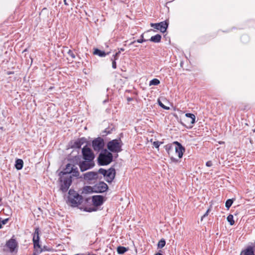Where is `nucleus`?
<instances>
[{"instance_id": "4be33fe9", "label": "nucleus", "mask_w": 255, "mask_h": 255, "mask_svg": "<svg viewBox=\"0 0 255 255\" xmlns=\"http://www.w3.org/2000/svg\"><path fill=\"white\" fill-rule=\"evenodd\" d=\"M161 39V36L160 34H157L154 36H151L149 40L154 43H158L160 42Z\"/></svg>"}, {"instance_id": "393cba45", "label": "nucleus", "mask_w": 255, "mask_h": 255, "mask_svg": "<svg viewBox=\"0 0 255 255\" xmlns=\"http://www.w3.org/2000/svg\"><path fill=\"white\" fill-rule=\"evenodd\" d=\"M160 84V81L156 78L153 79L149 82V86L154 85L157 86Z\"/></svg>"}, {"instance_id": "f704fd0d", "label": "nucleus", "mask_w": 255, "mask_h": 255, "mask_svg": "<svg viewBox=\"0 0 255 255\" xmlns=\"http://www.w3.org/2000/svg\"><path fill=\"white\" fill-rule=\"evenodd\" d=\"M162 143L161 142H159L158 141H154L153 143V145L156 148H158L160 145Z\"/></svg>"}, {"instance_id": "8fccbe9b", "label": "nucleus", "mask_w": 255, "mask_h": 255, "mask_svg": "<svg viewBox=\"0 0 255 255\" xmlns=\"http://www.w3.org/2000/svg\"><path fill=\"white\" fill-rule=\"evenodd\" d=\"M183 125H184V126H186V127H187V126H186V125H184L183 124H182Z\"/></svg>"}, {"instance_id": "ea45409f", "label": "nucleus", "mask_w": 255, "mask_h": 255, "mask_svg": "<svg viewBox=\"0 0 255 255\" xmlns=\"http://www.w3.org/2000/svg\"><path fill=\"white\" fill-rule=\"evenodd\" d=\"M170 159L172 162H175V163L178 162V161H179L178 159H177L176 158H175L172 156L170 157Z\"/></svg>"}, {"instance_id": "a19ab883", "label": "nucleus", "mask_w": 255, "mask_h": 255, "mask_svg": "<svg viewBox=\"0 0 255 255\" xmlns=\"http://www.w3.org/2000/svg\"><path fill=\"white\" fill-rule=\"evenodd\" d=\"M206 165L208 167H211L212 165V162L211 161H208L206 163Z\"/></svg>"}, {"instance_id": "c9c22d12", "label": "nucleus", "mask_w": 255, "mask_h": 255, "mask_svg": "<svg viewBox=\"0 0 255 255\" xmlns=\"http://www.w3.org/2000/svg\"><path fill=\"white\" fill-rule=\"evenodd\" d=\"M68 54L71 56L73 59L75 58V55L71 50H69L67 52Z\"/></svg>"}, {"instance_id": "603ef678", "label": "nucleus", "mask_w": 255, "mask_h": 255, "mask_svg": "<svg viewBox=\"0 0 255 255\" xmlns=\"http://www.w3.org/2000/svg\"><path fill=\"white\" fill-rule=\"evenodd\" d=\"M79 255V254H76V255Z\"/></svg>"}, {"instance_id": "f3484780", "label": "nucleus", "mask_w": 255, "mask_h": 255, "mask_svg": "<svg viewBox=\"0 0 255 255\" xmlns=\"http://www.w3.org/2000/svg\"><path fill=\"white\" fill-rule=\"evenodd\" d=\"M84 178L86 180H92L98 178V173L93 171L88 172L84 174Z\"/></svg>"}, {"instance_id": "a18cd8bd", "label": "nucleus", "mask_w": 255, "mask_h": 255, "mask_svg": "<svg viewBox=\"0 0 255 255\" xmlns=\"http://www.w3.org/2000/svg\"><path fill=\"white\" fill-rule=\"evenodd\" d=\"M1 218H0V229L2 228V225H1Z\"/></svg>"}, {"instance_id": "7ed1b4c3", "label": "nucleus", "mask_w": 255, "mask_h": 255, "mask_svg": "<svg viewBox=\"0 0 255 255\" xmlns=\"http://www.w3.org/2000/svg\"><path fill=\"white\" fill-rule=\"evenodd\" d=\"M59 176V182H60V190L64 193L66 192L69 189L72 182V177L71 174L67 175H60Z\"/></svg>"}, {"instance_id": "412c9836", "label": "nucleus", "mask_w": 255, "mask_h": 255, "mask_svg": "<svg viewBox=\"0 0 255 255\" xmlns=\"http://www.w3.org/2000/svg\"><path fill=\"white\" fill-rule=\"evenodd\" d=\"M94 54L95 55H97L100 57H105L107 54H108V53H106L104 51H102L99 49L96 48L94 51Z\"/></svg>"}, {"instance_id": "72a5a7b5", "label": "nucleus", "mask_w": 255, "mask_h": 255, "mask_svg": "<svg viewBox=\"0 0 255 255\" xmlns=\"http://www.w3.org/2000/svg\"><path fill=\"white\" fill-rule=\"evenodd\" d=\"M84 210L85 211H86V212H93V211H96V209L95 208V207H92V208H91V207H89V208H85Z\"/></svg>"}, {"instance_id": "7c9ffc66", "label": "nucleus", "mask_w": 255, "mask_h": 255, "mask_svg": "<svg viewBox=\"0 0 255 255\" xmlns=\"http://www.w3.org/2000/svg\"><path fill=\"white\" fill-rule=\"evenodd\" d=\"M98 172L100 174H102L104 177H106L108 171L103 168H100L99 169Z\"/></svg>"}, {"instance_id": "5701e85b", "label": "nucleus", "mask_w": 255, "mask_h": 255, "mask_svg": "<svg viewBox=\"0 0 255 255\" xmlns=\"http://www.w3.org/2000/svg\"><path fill=\"white\" fill-rule=\"evenodd\" d=\"M128 251V249L125 247L119 246L117 248V252L119 254H123Z\"/></svg>"}, {"instance_id": "aec40b11", "label": "nucleus", "mask_w": 255, "mask_h": 255, "mask_svg": "<svg viewBox=\"0 0 255 255\" xmlns=\"http://www.w3.org/2000/svg\"><path fill=\"white\" fill-rule=\"evenodd\" d=\"M23 165V161L21 159H17L15 161V167L16 169L20 170L22 168Z\"/></svg>"}, {"instance_id": "4468645a", "label": "nucleus", "mask_w": 255, "mask_h": 255, "mask_svg": "<svg viewBox=\"0 0 255 255\" xmlns=\"http://www.w3.org/2000/svg\"><path fill=\"white\" fill-rule=\"evenodd\" d=\"M92 202L95 206H100L104 203V197L102 195L93 196L92 197Z\"/></svg>"}, {"instance_id": "09e8293b", "label": "nucleus", "mask_w": 255, "mask_h": 255, "mask_svg": "<svg viewBox=\"0 0 255 255\" xmlns=\"http://www.w3.org/2000/svg\"><path fill=\"white\" fill-rule=\"evenodd\" d=\"M183 125H184V126H186V127H187V126H186V125H184L183 124H182Z\"/></svg>"}, {"instance_id": "6e6552de", "label": "nucleus", "mask_w": 255, "mask_h": 255, "mask_svg": "<svg viewBox=\"0 0 255 255\" xmlns=\"http://www.w3.org/2000/svg\"><path fill=\"white\" fill-rule=\"evenodd\" d=\"M168 20H166L159 23H151L150 26L151 27H153L157 30H159L161 32L164 33L166 31L168 26Z\"/></svg>"}, {"instance_id": "49530a36", "label": "nucleus", "mask_w": 255, "mask_h": 255, "mask_svg": "<svg viewBox=\"0 0 255 255\" xmlns=\"http://www.w3.org/2000/svg\"><path fill=\"white\" fill-rule=\"evenodd\" d=\"M155 255H163L160 253H157Z\"/></svg>"}, {"instance_id": "6ab92c4d", "label": "nucleus", "mask_w": 255, "mask_h": 255, "mask_svg": "<svg viewBox=\"0 0 255 255\" xmlns=\"http://www.w3.org/2000/svg\"><path fill=\"white\" fill-rule=\"evenodd\" d=\"M240 255H255L253 248L248 247L245 250L243 251Z\"/></svg>"}, {"instance_id": "1a4fd4ad", "label": "nucleus", "mask_w": 255, "mask_h": 255, "mask_svg": "<svg viewBox=\"0 0 255 255\" xmlns=\"http://www.w3.org/2000/svg\"><path fill=\"white\" fill-rule=\"evenodd\" d=\"M108 188L106 183L104 182H100L94 186V193H103L106 192Z\"/></svg>"}, {"instance_id": "2eb2a0df", "label": "nucleus", "mask_w": 255, "mask_h": 255, "mask_svg": "<svg viewBox=\"0 0 255 255\" xmlns=\"http://www.w3.org/2000/svg\"><path fill=\"white\" fill-rule=\"evenodd\" d=\"M173 143L176 144L175 152L178 154L179 158H181L183 156V152L185 151V148L178 141H174Z\"/></svg>"}, {"instance_id": "a878e982", "label": "nucleus", "mask_w": 255, "mask_h": 255, "mask_svg": "<svg viewBox=\"0 0 255 255\" xmlns=\"http://www.w3.org/2000/svg\"><path fill=\"white\" fill-rule=\"evenodd\" d=\"M227 219L231 225H233L235 224V221L234 220V217L232 215L230 214L227 217Z\"/></svg>"}, {"instance_id": "dca6fc26", "label": "nucleus", "mask_w": 255, "mask_h": 255, "mask_svg": "<svg viewBox=\"0 0 255 255\" xmlns=\"http://www.w3.org/2000/svg\"><path fill=\"white\" fill-rule=\"evenodd\" d=\"M6 245L11 252H13L17 247V243L15 239H10L6 242Z\"/></svg>"}, {"instance_id": "f8f14e48", "label": "nucleus", "mask_w": 255, "mask_h": 255, "mask_svg": "<svg viewBox=\"0 0 255 255\" xmlns=\"http://www.w3.org/2000/svg\"><path fill=\"white\" fill-rule=\"evenodd\" d=\"M108 172L107 173L106 181L109 183H111L114 179L116 175V170L113 167H111L108 170Z\"/></svg>"}, {"instance_id": "ddd939ff", "label": "nucleus", "mask_w": 255, "mask_h": 255, "mask_svg": "<svg viewBox=\"0 0 255 255\" xmlns=\"http://www.w3.org/2000/svg\"><path fill=\"white\" fill-rule=\"evenodd\" d=\"M185 117L187 118V119H185L184 121L188 124H190V125L189 126V127L191 128L193 127L192 125L195 123V116L192 113H186L185 114Z\"/></svg>"}, {"instance_id": "20e7f679", "label": "nucleus", "mask_w": 255, "mask_h": 255, "mask_svg": "<svg viewBox=\"0 0 255 255\" xmlns=\"http://www.w3.org/2000/svg\"><path fill=\"white\" fill-rule=\"evenodd\" d=\"M123 143L121 138L113 139L107 143L108 149L112 152L119 153L123 150Z\"/></svg>"}, {"instance_id": "c756f323", "label": "nucleus", "mask_w": 255, "mask_h": 255, "mask_svg": "<svg viewBox=\"0 0 255 255\" xmlns=\"http://www.w3.org/2000/svg\"><path fill=\"white\" fill-rule=\"evenodd\" d=\"M166 244V242L164 239H161L158 243V248H163Z\"/></svg>"}, {"instance_id": "a211bd4d", "label": "nucleus", "mask_w": 255, "mask_h": 255, "mask_svg": "<svg viewBox=\"0 0 255 255\" xmlns=\"http://www.w3.org/2000/svg\"><path fill=\"white\" fill-rule=\"evenodd\" d=\"M74 166V165H72L70 163H68L66 165L65 168L63 171H61L59 174L60 175H67V174H70L72 171V169Z\"/></svg>"}, {"instance_id": "c03bdc74", "label": "nucleus", "mask_w": 255, "mask_h": 255, "mask_svg": "<svg viewBox=\"0 0 255 255\" xmlns=\"http://www.w3.org/2000/svg\"><path fill=\"white\" fill-rule=\"evenodd\" d=\"M124 50H125L124 48H121L119 49V51H120V52H121V51H124Z\"/></svg>"}, {"instance_id": "0eeeda50", "label": "nucleus", "mask_w": 255, "mask_h": 255, "mask_svg": "<svg viewBox=\"0 0 255 255\" xmlns=\"http://www.w3.org/2000/svg\"><path fill=\"white\" fill-rule=\"evenodd\" d=\"M105 146L104 139L100 137H97L92 141V147L96 151H99L103 149Z\"/></svg>"}, {"instance_id": "b1692460", "label": "nucleus", "mask_w": 255, "mask_h": 255, "mask_svg": "<svg viewBox=\"0 0 255 255\" xmlns=\"http://www.w3.org/2000/svg\"><path fill=\"white\" fill-rule=\"evenodd\" d=\"M72 168V171L71 172V173H72V176L78 177L79 175V172L78 168L74 166Z\"/></svg>"}, {"instance_id": "79ce46f5", "label": "nucleus", "mask_w": 255, "mask_h": 255, "mask_svg": "<svg viewBox=\"0 0 255 255\" xmlns=\"http://www.w3.org/2000/svg\"><path fill=\"white\" fill-rule=\"evenodd\" d=\"M242 39H245V40H248L249 39V37L247 35H244L242 37Z\"/></svg>"}, {"instance_id": "473e14b6", "label": "nucleus", "mask_w": 255, "mask_h": 255, "mask_svg": "<svg viewBox=\"0 0 255 255\" xmlns=\"http://www.w3.org/2000/svg\"><path fill=\"white\" fill-rule=\"evenodd\" d=\"M118 59V58H115V59L112 58L111 60L112 61V68L113 69H116L117 68V64L116 61Z\"/></svg>"}, {"instance_id": "39448f33", "label": "nucleus", "mask_w": 255, "mask_h": 255, "mask_svg": "<svg viewBox=\"0 0 255 255\" xmlns=\"http://www.w3.org/2000/svg\"><path fill=\"white\" fill-rule=\"evenodd\" d=\"M83 158L85 160L89 162L94 161L95 154L91 148L87 145L84 146L82 149Z\"/></svg>"}, {"instance_id": "423d86ee", "label": "nucleus", "mask_w": 255, "mask_h": 255, "mask_svg": "<svg viewBox=\"0 0 255 255\" xmlns=\"http://www.w3.org/2000/svg\"><path fill=\"white\" fill-rule=\"evenodd\" d=\"M39 228H36L33 233L32 239L34 248L36 251L41 252L42 251V250L39 244Z\"/></svg>"}, {"instance_id": "e433bc0d", "label": "nucleus", "mask_w": 255, "mask_h": 255, "mask_svg": "<svg viewBox=\"0 0 255 255\" xmlns=\"http://www.w3.org/2000/svg\"><path fill=\"white\" fill-rule=\"evenodd\" d=\"M8 218L2 220H1V225L6 224L7 223V222H8Z\"/></svg>"}, {"instance_id": "9b49d317", "label": "nucleus", "mask_w": 255, "mask_h": 255, "mask_svg": "<svg viewBox=\"0 0 255 255\" xmlns=\"http://www.w3.org/2000/svg\"><path fill=\"white\" fill-rule=\"evenodd\" d=\"M86 139L84 137L78 138V139L71 141L70 143V146L72 148H80L81 146L85 143Z\"/></svg>"}, {"instance_id": "3c124183", "label": "nucleus", "mask_w": 255, "mask_h": 255, "mask_svg": "<svg viewBox=\"0 0 255 255\" xmlns=\"http://www.w3.org/2000/svg\"><path fill=\"white\" fill-rule=\"evenodd\" d=\"M1 199L0 198V201H1Z\"/></svg>"}, {"instance_id": "58836bf2", "label": "nucleus", "mask_w": 255, "mask_h": 255, "mask_svg": "<svg viewBox=\"0 0 255 255\" xmlns=\"http://www.w3.org/2000/svg\"><path fill=\"white\" fill-rule=\"evenodd\" d=\"M120 54V51H119L118 52H117L115 54L113 55V58L115 59V58H119V55Z\"/></svg>"}, {"instance_id": "c85d7f7f", "label": "nucleus", "mask_w": 255, "mask_h": 255, "mask_svg": "<svg viewBox=\"0 0 255 255\" xmlns=\"http://www.w3.org/2000/svg\"><path fill=\"white\" fill-rule=\"evenodd\" d=\"M84 191L87 193H94V186L91 187L89 186H85L84 188Z\"/></svg>"}, {"instance_id": "9d476101", "label": "nucleus", "mask_w": 255, "mask_h": 255, "mask_svg": "<svg viewBox=\"0 0 255 255\" xmlns=\"http://www.w3.org/2000/svg\"><path fill=\"white\" fill-rule=\"evenodd\" d=\"M79 167L82 172H84L88 169L92 168L95 166L94 161L89 162L85 160L79 163Z\"/></svg>"}, {"instance_id": "bb28decb", "label": "nucleus", "mask_w": 255, "mask_h": 255, "mask_svg": "<svg viewBox=\"0 0 255 255\" xmlns=\"http://www.w3.org/2000/svg\"><path fill=\"white\" fill-rule=\"evenodd\" d=\"M233 203V199H228L226 202L225 206L228 209H229L231 207V206H232Z\"/></svg>"}, {"instance_id": "f257e3e1", "label": "nucleus", "mask_w": 255, "mask_h": 255, "mask_svg": "<svg viewBox=\"0 0 255 255\" xmlns=\"http://www.w3.org/2000/svg\"><path fill=\"white\" fill-rule=\"evenodd\" d=\"M68 194L67 203L70 204L72 207H78L83 202V198L82 196L79 195L73 189H70Z\"/></svg>"}, {"instance_id": "f03ea898", "label": "nucleus", "mask_w": 255, "mask_h": 255, "mask_svg": "<svg viewBox=\"0 0 255 255\" xmlns=\"http://www.w3.org/2000/svg\"><path fill=\"white\" fill-rule=\"evenodd\" d=\"M113 159V156L112 153L107 149H104L99 155L98 163L99 165H107L112 162Z\"/></svg>"}, {"instance_id": "cd10ccee", "label": "nucleus", "mask_w": 255, "mask_h": 255, "mask_svg": "<svg viewBox=\"0 0 255 255\" xmlns=\"http://www.w3.org/2000/svg\"><path fill=\"white\" fill-rule=\"evenodd\" d=\"M140 37H141V38L137 39L136 41L134 40V41L131 42L130 43V45L133 44L135 42H137L139 43H142L143 42H145V41H147V40L143 39V34L141 35Z\"/></svg>"}, {"instance_id": "de8ad7c7", "label": "nucleus", "mask_w": 255, "mask_h": 255, "mask_svg": "<svg viewBox=\"0 0 255 255\" xmlns=\"http://www.w3.org/2000/svg\"><path fill=\"white\" fill-rule=\"evenodd\" d=\"M131 98H128V101H131Z\"/></svg>"}, {"instance_id": "4c0bfd02", "label": "nucleus", "mask_w": 255, "mask_h": 255, "mask_svg": "<svg viewBox=\"0 0 255 255\" xmlns=\"http://www.w3.org/2000/svg\"><path fill=\"white\" fill-rule=\"evenodd\" d=\"M210 212V209H208L207 210V211L206 212V213L203 215V216L201 218V220H203V218H205V217L207 216L208 214H209V212Z\"/></svg>"}, {"instance_id": "2f4dec72", "label": "nucleus", "mask_w": 255, "mask_h": 255, "mask_svg": "<svg viewBox=\"0 0 255 255\" xmlns=\"http://www.w3.org/2000/svg\"><path fill=\"white\" fill-rule=\"evenodd\" d=\"M158 103L160 107L165 110H169L170 109L169 107L165 106L159 100H158Z\"/></svg>"}, {"instance_id": "37998d69", "label": "nucleus", "mask_w": 255, "mask_h": 255, "mask_svg": "<svg viewBox=\"0 0 255 255\" xmlns=\"http://www.w3.org/2000/svg\"><path fill=\"white\" fill-rule=\"evenodd\" d=\"M63 1H64L65 5H69V4L67 3L66 0H63Z\"/></svg>"}]
</instances>
